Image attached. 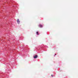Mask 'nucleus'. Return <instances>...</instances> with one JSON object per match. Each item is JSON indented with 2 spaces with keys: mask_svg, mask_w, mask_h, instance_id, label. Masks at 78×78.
Here are the masks:
<instances>
[{
  "mask_svg": "<svg viewBox=\"0 0 78 78\" xmlns=\"http://www.w3.org/2000/svg\"><path fill=\"white\" fill-rule=\"evenodd\" d=\"M17 22L18 23H20V21L19 20V19H18L17 20Z\"/></svg>",
  "mask_w": 78,
  "mask_h": 78,
  "instance_id": "f257e3e1",
  "label": "nucleus"
},
{
  "mask_svg": "<svg viewBox=\"0 0 78 78\" xmlns=\"http://www.w3.org/2000/svg\"><path fill=\"white\" fill-rule=\"evenodd\" d=\"M37 55H36L34 57V58L35 59H36V58H37Z\"/></svg>",
  "mask_w": 78,
  "mask_h": 78,
  "instance_id": "f03ea898",
  "label": "nucleus"
},
{
  "mask_svg": "<svg viewBox=\"0 0 78 78\" xmlns=\"http://www.w3.org/2000/svg\"><path fill=\"white\" fill-rule=\"evenodd\" d=\"M39 27H40V28H42V25H40Z\"/></svg>",
  "mask_w": 78,
  "mask_h": 78,
  "instance_id": "7ed1b4c3",
  "label": "nucleus"
},
{
  "mask_svg": "<svg viewBox=\"0 0 78 78\" xmlns=\"http://www.w3.org/2000/svg\"><path fill=\"white\" fill-rule=\"evenodd\" d=\"M37 35H39V33H38V32H37Z\"/></svg>",
  "mask_w": 78,
  "mask_h": 78,
  "instance_id": "20e7f679",
  "label": "nucleus"
},
{
  "mask_svg": "<svg viewBox=\"0 0 78 78\" xmlns=\"http://www.w3.org/2000/svg\"><path fill=\"white\" fill-rule=\"evenodd\" d=\"M51 76H52V77H53V75H51Z\"/></svg>",
  "mask_w": 78,
  "mask_h": 78,
  "instance_id": "39448f33",
  "label": "nucleus"
},
{
  "mask_svg": "<svg viewBox=\"0 0 78 78\" xmlns=\"http://www.w3.org/2000/svg\"><path fill=\"white\" fill-rule=\"evenodd\" d=\"M56 54H55V56H56Z\"/></svg>",
  "mask_w": 78,
  "mask_h": 78,
  "instance_id": "423d86ee",
  "label": "nucleus"
}]
</instances>
